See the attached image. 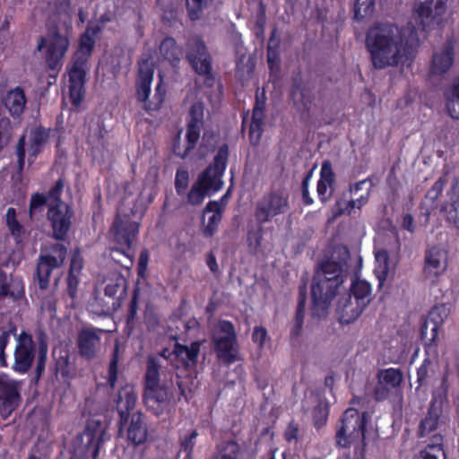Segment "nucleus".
I'll return each instance as SVG.
<instances>
[{"mask_svg":"<svg viewBox=\"0 0 459 459\" xmlns=\"http://www.w3.org/2000/svg\"><path fill=\"white\" fill-rule=\"evenodd\" d=\"M429 358L426 359L422 365L419 368L417 376L418 382L420 385H424L429 381L430 377V373H434L435 368H437V361L438 357V352L437 351V356L435 357L433 352L429 354L427 352Z\"/></svg>","mask_w":459,"mask_h":459,"instance_id":"a19ab883","label":"nucleus"},{"mask_svg":"<svg viewBox=\"0 0 459 459\" xmlns=\"http://www.w3.org/2000/svg\"><path fill=\"white\" fill-rule=\"evenodd\" d=\"M446 402V390L442 387L441 390L433 394V398L425 418L420 424V435L426 437L433 432L434 443L432 445L440 446L442 440L441 432L444 430L446 424V418L443 414V406Z\"/></svg>","mask_w":459,"mask_h":459,"instance_id":"6e6552de","label":"nucleus"},{"mask_svg":"<svg viewBox=\"0 0 459 459\" xmlns=\"http://www.w3.org/2000/svg\"><path fill=\"white\" fill-rule=\"evenodd\" d=\"M5 222L11 235L17 243L21 242L25 235L23 226L16 219V211L14 208H8L5 213Z\"/></svg>","mask_w":459,"mask_h":459,"instance_id":"4c0bfd02","label":"nucleus"},{"mask_svg":"<svg viewBox=\"0 0 459 459\" xmlns=\"http://www.w3.org/2000/svg\"><path fill=\"white\" fill-rule=\"evenodd\" d=\"M365 307L352 299L351 296L342 298L338 301L337 315L342 324H351L361 315Z\"/></svg>","mask_w":459,"mask_h":459,"instance_id":"cd10ccee","label":"nucleus"},{"mask_svg":"<svg viewBox=\"0 0 459 459\" xmlns=\"http://www.w3.org/2000/svg\"><path fill=\"white\" fill-rule=\"evenodd\" d=\"M238 450V446L236 442L228 441L219 447L218 454L213 459H236Z\"/></svg>","mask_w":459,"mask_h":459,"instance_id":"c03bdc74","label":"nucleus"},{"mask_svg":"<svg viewBox=\"0 0 459 459\" xmlns=\"http://www.w3.org/2000/svg\"><path fill=\"white\" fill-rule=\"evenodd\" d=\"M95 30L88 28L81 37L79 49L75 54V58L85 59L91 55L94 45Z\"/></svg>","mask_w":459,"mask_h":459,"instance_id":"ea45409f","label":"nucleus"},{"mask_svg":"<svg viewBox=\"0 0 459 459\" xmlns=\"http://www.w3.org/2000/svg\"><path fill=\"white\" fill-rule=\"evenodd\" d=\"M289 209V197L283 191L265 195L256 205L255 218L260 223L271 221L274 217L285 213Z\"/></svg>","mask_w":459,"mask_h":459,"instance_id":"f8f14e48","label":"nucleus"},{"mask_svg":"<svg viewBox=\"0 0 459 459\" xmlns=\"http://www.w3.org/2000/svg\"><path fill=\"white\" fill-rule=\"evenodd\" d=\"M85 59L74 58L69 69V92L74 106H79L83 98Z\"/></svg>","mask_w":459,"mask_h":459,"instance_id":"aec40b11","label":"nucleus"},{"mask_svg":"<svg viewBox=\"0 0 459 459\" xmlns=\"http://www.w3.org/2000/svg\"><path fill=\"white\" fill-rule=\"evenodd\" d=\"M106 426L96 420H90L82 434L79 437L82 446L84 449L94 450V455H97L100 445L105 440Z\"/></svg>","mask_w":459,"mask_h":459,"instance_id":"5701e85b","label":"nucleus"},{"mask_svg":"<svg viewBox=\"0 0 459 459\" xmlns=\"http://www.w3.org/2000/svg\"><path fill=\"white\" fill-rule=\"evenodd\" d=\"M136 392L131 385L122 387L116 399L117 410L120 416V424L126 423L128 420L130 411L136 403Z\"/></svg>","mask_w":459,"mask_h":459,"instance_id":"bb28decb","label":"nucleus"},{"mask_svg":"<svg viewBox=\"0 0 459 459\" xmlns=\"http://www.w3.org/2000/svg\"><path fill=\"white\" fill-rule=\"evenodd\" d=\"M368 414L359 415L354 408H349L343 413L341 426L337 431L336 440L339 446H347L352 443H359L363 447L366 440V424L368 420Z\"/></svg>","mask_w":459,"mask_h":459,"instance_id":"423d86ee","label":"nucleus"},{"mask_svg":"<svg viewBox=\"0 0 459 459\" xmlns=\"http://www.w3.org/2000/svg\"><path fill=\"white\" fill-rule=\"evenodd\" d=\"M334 182V173L332 164L325 161L320 170V179L317 184V195L321 201L325 202L333 194V185Z\"/></svg>","mask_w":459,"mask_h":459,"instance_id":"c756f323","label":"nucleus"},{"mask_svg":"<svg viewBox=\"0 0 459 459\" xmlns=\"http://www.w3.org/2000/svg\"><path fill=\"white\" fill-rule=\"evenodd\" d=\"M138 230L139 223L131 221L128 214H122V211L119 210L110 230V235L118 245L130 247Z\"/></svg>","mask_w":459,"mask_h":459,"instance_id":"f3484780","label":"nucleus"},{"mask_svg":"<svg viewBox=\"0 0 459 459\" xmlns=\"http://www.w3.org/2000/svg\"><path fill=\"white\" fill-rule=\"evenodd\" d=\"M188 185V172L181 169L176 174V188L178 194L183 193Z\"/></svg>","mask_w":459,"mask_h":459,"instance_id":"6e6d98bb","label":"nucleus"},{"mask_svg":"<svg viewBox=\"0 0 459 459\" xmlns=\"http://www.w3.org/2000/svg\"><path fill=\"white\" fill-rule=\"evenodd\" d=\"M447 252L441 247H433L425 255L424 275L430 281H435L446 269Z\"/></svg>","mask_w":459,"mask_h":459,"instance_id":"6ab92c4d","label":"nucleus"},{"mask_svg":"<svg viewBox=\"0 0 459 459\" xmlns=\"http://www.w3.org/2000/svg\"><path fill=\"white\" fill-rule=\"evenodd\" d=\"M228 160V147L221 146L215 158L212 166H210L198 178L188 194V202L194 205L200 204L204 196L219 191L222 186L221 177L226 168Z\"/></svg>","mask_w":459,"mask_h":459,"instance_id":"20e7f679","label":"nucleus"},{"mask_svg":"<svg viewBox=\"0 0 459 459\" xmlns=\"http://www.w3.org/2000/svg\"><path fill=\"white\" fill-rule=\"evenodd\" d=\"M47 352L48 349L47 346L43 343H41L39 347V354H38V359H37V371L40 373L42 370H44L45 364H46V359H47Z\"/></svg>","mask_w":459,"mask_h":459,"instance_id":"13d9d810","label":"nucleus"},{"mask_svg":"<svg viewBox=\"0 0 459 459\" xmlns=\"http://www.w3.org/2000/svg\"><path fill=\"white\" fill-rule=\"evenodd\" d=\"M199 351V342H193L190 346L176 343L171 355L179 359L184 367L188 368L195 363Z\"/></svg>","mask_w":459,"mask_h":459,"instance_id":"2f4dec72","label":"nucleus"},{"mask_svg":"<svg viewBox=\"0 0 459 459\" xmlns=\"http://www.w3.org/2000/svg\"><path fill=\"white\" fill-rule=\"evenodd\" d=\"M63 189L61 180L48 193V216L51 221L54 237L62 239L71 226L72 211L69 206L59 199Z\"/></svg>","mask_w":459,"mask_h":459,"instance_id":"0eeeda50","label":"nucleus"},{"mask_svg":"<svg viewBox=\"0 0 459 459\" xmlns=\"http://www.w3.org/2000/svg\"><path fill=\"white\" fill-rule=\"evenodd\" d=\"M160 367L157 358H148L143 400L147 408L156 415H160L169 404L167 387L160 384Z\"/></svg>","mask_w":459,"mask_h":459,"instance_id":"39448f33","label":"nucleus"},{"mask_svg":"<svg viewBox=\"0 0 459 459\" xmlns=\"http://www.w3.org/2000/svg\"><path fill=\"white\" fill-rule=\"evenodd\" d=\"M124 424L125 423L121 424L120 432H126V439L130 444L139 446L146 442L148 438V429L142 413H134L125 430H123Z\"/></svg>","mask_w":459,"mask_h":459,"instance_id":"b1692460","label":"nucleus"},{"mask_svg":"<svg viewBox=\"0 0 459 459\" xmlns=\"http://www.w3.org/2000/svg\"><path fill=\"white\" fill-rule=\"evenodd\" d=\"M48 131L43 128H32L29 134L23 135L17 145V156L19 169L24 166L25 147L30 156L36 157L43 149L47 139Z\"/></svg>","mask_w":459,"mask_h":459,"instance_id":"dca6fc26","label":"nucleus"},{"mask_svg":"<svg viewBox=\"0 0 459 459\" xmlns=\"http://www.w3.org/2000/svg\"><path fill=\"white\" fill-rule=\"evenodd\" d=\"M213 341L220 359L228 363L238 359L234 326L230 322L220 321L217 324Z\"/></svg>","mask_w":459,"mask_h":459,"instance_id":"9b49d317","label":"nucleus"},{"mask_svg":"<svg viewBox=\"0 0 459 459\" xmlns=\"http://www.w3.org/2000/svg\"><path fill=\"white\" fill-rule=\"evenodd\" d=\"M368 195L369 191L367 190L364 195H360V197L356 200H339L333 210V218L342 214H351L355 209L359 210L368 203Z\"/></svg>","mask_w":459,"mask_h":459,"instance_id":"c9c22d12","label":"nucleus"},{"mask_svg":"<svg viewBox=\"0 0 459 459\" xmlns=\"http://www.w3.org/2000/svg\"><path fill=\"white\" fill-rule=\"evenodd\" d=\"M263 229L258 226L247 232V245L251 252L257 253L262 245Z\"/></svg>","mask_w":459,"mask_h":459,"instance_id":"49530a36","label":"nucleus"},{"mask_svg":"<svg viewBox=\"0 0 459 459\" xmlns=\"http://www.w3.org/2000/svg\"><path fill=\"white\" fill-rule=\"evenodd\" d=\"M101 330L86 328L78 335V346L80 353L86 358H92L100 348V333Z\"/></svg>","mask_w":459,"mask_h":459,"instance_id":"a878e982","label":"nucleus"},{"mask_svg":"<svg viewBox=\"0 0 459 459\" xmlns=\"http://www.w3.org/2000/svg\"><path fill=\"white\" fill-rule=\"evenodd\" d=\"M446 219L459 229V180L449 192V203L443 207Z\"/></svg>","mask_w":459,"mask_h":459,"instance_id":"f704fd0d","label":"nucleus"},{"mask_svg":"<svg viewBox=\"0 0 459 459\" xmlns=\"http://www.w3.org/2000/svg\"><path fill=\"white\" fill-rule=\"evenodd\" d=\"M348 273L345 258L329 260L316 271L311 288L313 314L318 317L325 315L332 299L338 293Z\"/></svg>","mask_w":459,"mask_h":459,"instance_id":"f03ea898","label":"nucleus"},{"mask_svg":"<svg viewBox=\"0 0 459 459\" xmlns=\"http://www.w3.org/2000/svg\"><path fill=\"white\" fill-rule=\"evenodd\" d=\"M9 285L10 280L7 275L0 272V299L8 296Z\"/></svg>","mask_w":459,"mask_h":459,"instance_id":"e2e57ef3","label":"nucleus"},{"mask_svg":"<svg viewBox=\"0 0 459 459\" xmlns=\"http://www.w3.org/2000/svg\"><path fill=\"white\" fill-rule=\"evenodd\" d=\"M204 107L200 102L195 103L189 111L190 120L188 121L185 140L186 144L180 146V143H175L174 152L178 156L184 158L197 143L200 137V129L203 124Z\"/></svg>","mask_w":459,"mask_h":459,"instance_id":"ddd939ff","label":"nucleus"},{"mask_svg":"<svg viewBox=\"0 0 459 459\" xmlns=\"http://www.w3.org/2000/svg\"><path fill=\"white\" fill-rule=\"evenodd\" d=\"M45 205L48 206V195L35 194L32 195L30 205V214L32 217L36 212H40Z\"/></svg>","mask_w":459,"mask_h":459,"instance_id":"09e8293b","label":"nucleus"},{"mask_svg":"<svg viewBox=\"0 0 459 459\" xmlns=\"http://www.w3.org/2000/svg\"><path fill=\"white\" fill-rule=\"evenodd\" d=\"M264 101L257 100L253 109L252 122L249 129V138L253 144H257L260 141L263 124L264 118Z\"/></svg>","mask_w":459,"mask_h":459,"instance_id":"7c9ffc66","label":"nucleus"},{"mask_svg":"<svg viewBox=\"0 0 459 459\" xmlns=\"http://www.w3.org/2000/svg\"><path fill=\"white\" fill-rule=\"evenodd\" d=\"M21 385L22 382L0 373V414L3 419H7L19 406Z\"/></svg>","mask_w":459,"mask_h":459,"instance_id":"4468645a","label":"nucleus"},{"mask_svg":"<svg viewBox=\"0 0 459 459\" xmlns=\"http://www.w3.org/2000/svg\"><path fill=\"white\" fill-rule=\"evenodd\" d=\"M446 0H424L416 10V28L411 23L400 30L392 24H377L371 28L366 39L374 67L383 69L403 64L412 57L424 31L438 26L446 13Z\"/></svg>","mask_w":459,"mask_h":459,"instance_id":"f257e3e1","label":"nucleus"},{"mask_svg":"<svg viewBox=\"0 0 459 459\" xmlns=\"http://www.w3.org/2000/svg\"><path fill=\"white\" fill-rule=\"evenodd\" d=\"M376 265L374 273L382 286L389 273L388 255L385 249H379L375 252Z\"/></svg>","mask_w":459,"mask_h":459,"instance_id":"e433bc0d","label":"nucleus"},{"mask_svg":"<svg viewBox=\"0 0 459 459\" xmlns=\"http://www.w3.org/2000/svg\"><path fill=\"white\" fill-rule=\"evenodd\" d=\"M298 428L292 424L289 425L285 431V438L290 442L297 439Z\"/></svg>","mask_w":459,"mask_h":459,"instance_id":"774afa93","label":"nucleus"},{"mask_svg":"<svg viewBox=\"0 0 459 459\" xmlns=\"http://www.w3.org/2000/svg\"><path fill=\"white\" fill-rule=\"evenodd\" d=\"M8 296L13 299H19L24 296V284L21 279L13 278L10 280Z\"/></svg>","mask_w":459,"mask_h":459,"instance_id":"8fccbe9b","label":"nucleus"},{"mask_svg":"<svg viewBox=\"0 0 459 459\" xmlns=\"http://www.w3.org/2000/svg\"><path fill=\"white\" fill-rule=\"evenodd\" d=\"M454 48L450 42L436 48L429 65V74L440 76L447 73L454 63Z\"/></svg>","mask_w":459,"mask_h":459,"instance_id":"4be33fe9","label":"nucleus"},{"mask_svg":"<svg viewBox=\"0 0 459 459\" xmlns=\"http://www.w3.org/2000/svg\"><path fill=\"white\" fill-rule=\"evenodd\" d=\"M444 96L447 113L451 117L459 119V76L445 90Z\"/></svg>","mask_w":459,"mask_h":459,"instance_id":"473e14b6","label":"nucleus"},{"mask_svg":"<svg viewBox=\"0 0 459 459\" xmlns=\"http://www.w3.org/2000/svg\"><path fill=\"white\" fill-rule=\"evenodd\" d=\"M34 357L35 349L32 337L29 333L22 332L17 337L13 369L19 373L27 372Z\"/></svg>","mask_w":459,"mask_h":459,"instance_id":"a211bd4d","label":"nucleus"},{"mask_svg":"<svg viewBox=\"0 0 459 459\" xmlns=\"http://www.w3.org/2000/svg\"><path fill=\"white\" fill-rule=\"evenodd\" d=\"M222 210V204L216 201L210 202L206 205L202 220V231L205 237H212L217 231Z\"/></svg>","mask_w":459,"mask_h":459,"instance_id":"393cba45","label":"nucleus"},{"mask_svg":"<svg viewBox=\"0 0 459 459\" xmlns=\"http://www.w3.org/2000/svg\"><path fill=\"white\" fill-rule=\"evenodd\" d=\"M187 46V57L193 68L199 74H208L211 68V62L204 42L199 38H193L188 41Z\"/></svg>","mask_w":459,"mask_h":459,"instance_id":"412c9836","label":"nucleus"},{"mask_svg":"<svg viewBox=\"0 0 459 459\" xmlns=\"http://www.w3.org/2000/svg\"><path fill=\"white\" fill-rule=\"evenodd\" d=\"M82 265L83 263L82 256L80 255V254L75 253L72 257L69 273H72V276L74 275V273L79 274L81 270L82 269Z\"/></svg>","mask_w":459,"mask_h":459,"instance_id":"bf43d9fd","label":"nucleus"},{"mask_svg":"<svg viewBox=\"0 0 459 459\" xmlns=\"http://www.w3.org/2000/svg\"><path fill=\"white\" fill-rule=\"evenodd\" d=\"M328 409L327 404L325 402L320 401L318 405L313 411V416L316 424H323L327 418Z\"/></svg>","mask_w":459,"mask_h":459,"instance_id":"864d4df0","label":"nucleus"},{"mask_svg":"<svg viewBox=\"0 0 459 459\" xmlns=\"http://www.w3.org/2000/svg\"><path fill=\"white\" fill-rule=\"evenodd\" d=\"M153 65L152 58H142L139 62L135 81L136 99L147 112L159 110L166 100V87L162 81L156 85L153 95H151L154 74Z\"/></svg>","mask_w":459,"mask_h":459,"instance_id":"7ed1b4c3","label":"nucleus"},{"mask_svg":"<svg viewBox=\"0 0 459 459\" xmlns=\"http://www.w3.org/2000/svg\"><path fill=\"white\" fill-rule=\"evenodd\" d=\"M26 101L25 93L20 87L9 91L3 100L4 107L13 117H19L22 114Z\"/></svg>","mask_w":459,"mask_h":459,"instance_id":"c85d7f7f","label":"nucleus"},{"mask_svg":"<svg viewBox=\"0 0 459 459\" xmlns=\"http://www.w3.org/2000/svg\"><path fill=\"white\" fill-rule=\"evenodd\" d=\"M79 274L74 273L72 276V273H69L68 278H67V284H68V292L69 295L72 298H74L76 293L77 285L79 283Z\"/></svg>","mask_w":459,"mask_h":459,"instance_id":"680f3d73","label":"nucleus"},{"mask_svg":"<svg viewBox=\"0 0 459 459\" xmlns=\"http://www.w3.org/2000/svg\"><path fill=\"white\" fill-rule=\"evenodd\" d=\"M160 50L164 58L171 63L179 59L180 52L176 46L175 40L171 38H167L161 42Z\"/></svg>","mask_w":459,"mask_h":459,"instance_id":"79ce46f5","label":"nucleus"},{"mask_svg":"<svg viewBox=\"0 0 459 459\" xmlns=\"http://www.w3.org/2000/svg\"><path fill=\"white\" fill-rule=\"evenodd\" d=\"M268 339L267 331L261 326L255 327L253 331L252 341L258 346L259 349H263Z\"/></svg>","mask_w":459,"mask_h":459,"instance_id":"603ef678","label":"nucleus"},{"mask_svg":"<svg viewBox=\"0 0 459 459\" xmlns=\"http://www.w3.org/2000/svg\"><path fill=\"white\" fill-rule=\"evenodd\" d=\"M377 378L381 385H385L391 389L397 388L403 380V374L400 369L389 368L380 370L377 374Z\"/></svg>","mask_w":459,"mask_h":459,"instance_id":"58836bf2","label":"nucleus"},{"mask_svg":"<svg viewBox=\"0 0 459 459\" xmlns=\"http://www.w3.org/2000/svg\"><path fill=\"white\" fill-rule=\"evenodd\" d=\"M441 452L442 449L440 446L429 445L426 449L422 450L415 459H438V455Z\"/></svg>","mask_w":459,"mask_h":459,"instance_id":"3c124183","label":"nucleus"},{"mask_svg":"<svg viewBox=\"0 0 459 459\" xmlns=\"http://www.w3.org/2000/svg\"><path fill=\"white\" fill-rule=\"evenodd\" d=\"M352 299L366 307L372 299V288L369 282L365 280L357 279L351 284Z\"/></svg>","mask_w":459,"mask_h":459,"instance_id":"72a5a7b5","label":"nucleus"},{"mask_svg":"<svg viewBox=\"0 0 459 459\" xmlns=\"http://www.w3.org/2000/svg\"><path fill=\"white\" fill-rule=\"evenodd\" d=\"M117 376V359H113L108 368V384L111 387L115 385Z\"/></svg>","mask_w":459,"mask_h":459,"instance_id":"0e129e2a","label":"nucleus"},{"mask_svg":"<svg viewBox=\"0 0 459 459\" xmlns=\"http://www.w3.org/2000/svg\"><path fill=\"white\" fill-rule=\"evenodd\" d=\"M304 317V301L299 300V307L297 310V315L295 317V321L293 326L291 328V333L293 335H298L301 330Z\"/></svg>","mask_w":459,"mask_h":459,"instance_id":"5fc2aeb1","label":"nucleus"},{"mask_svg":"<svg viewBox=\"0 0 459 459\" xmlns=\"http://www.w3.org/2000/svg\"><path fill=\"white\" fill-rule=\"evenodd\" d=\"M447 180L445 177L440 178L426 194V200L430 201L431 206L435 205L436 200L439 197Z\"/></svg>","mask_w":459,"mask_h":459,"instance_id":"de8ad7c7","label":"nucleus"},{"mask_svg":"<svg viewBox=\"0 0 459 459\" xmlns=\"http://www.w3.org/2000/svg\"><path fill=\"white\" fill-rule=\"evenodd\" d=\"M68 47V37L56 30L50 31L47 36L41 38L38 44V49L43 52L46 63L52 70L61 68Z\"/></svg>","mask_w":459,"mask_h":459,"instance_id":"9d476101","label":"nucleus"},{"mask_svg":"<svg viewBox=\"0 0 459 459\" xmlns=\"http://www.w3.org/2000/svg\"><path fill=\"white\" fill-rule=\"evenodd\" d=\"M198 436L196 430H193L189 435L186 436L181 441V448L179 455H184L183 459H192L193 451L195 445V439Z\"/></svg>","mask_w":459,"mask_h":459,"instance_id":"a18cd8bd","label":"nucleus"},{"mask_svg":"<svg viewBox=\"0 0 459 459\" xmlns=\"http://www.w3.org/2000/svg\"><path fill=\"white\" fill-rule=\"evenodd\" d=\"M245 57H241V59L237 63V74L238 75L242 78L244 75L250 74L253 70V64L250 62V59L248 58L247 64H244Z\"/></svg>","mask_w":459,"mask_h":459,"instance_id":"4d7b16f0","label":"nucleus"},{"mask_svg":"<svg viewBox=\"0 0 459 459\" xmlns=\"http://www.w3.org/2000/svg\"><path fill=\"white\" fill-rule=\"evenodd\" d=\"M391 390L392 389L387 387L385 385H381L378 380L375 388V398L379 401L384 400L389 395Z\"/></svg>","mask_w":459,"mask_h":459,"instance_id":"052dcab7","label":"nucleus"},{"mask_svg":"<svg viewBox=\"0 0 459 459\" xmlns=\"http://www.w3.org/2000/svg\"><path fill=\"white\" fill-rule=\"evenodd\" d=\"M452 311L449 304L437 305L430 311L429 317L421 327V339L426 346V352H433L437 356V346L439 339V330Z\"/></svg>","mask_w":459,"mask_h":459,"instance_id":"1a4fd4ad","label":"nucleus"},{"mask_svg":"<svg viewBox=\"0 0 459 459\" xmlns=\"http://www.w3.org/2000/svg\"><path fill=\"white\" fill-rule=\"evenodd\" d=\"M402 227L411 233L414 232L415 224H414L413 217L411 214H404L403 216Z\"/></svg>","mask_w":459,"mask_h":459,"instance_id":"338daca9","label":"nucleus"},{"mask_svg":"<svg viewBox=\"0 0 459 459\" xmlns=\"http://www.w3.org/2000/svg\"><path fill=\"white\" fill-rule=\"evenodd\" d=\"M120 286L117 282H110L108 283L105 287V295L108 298L112 299V307H115L116 301L114 300V297L117 293Z\"/></svg>","mask_w":459,"mask_h":459,"instance_id":"69168bd1","label":"nucleus"},{"mask_svg":"<svg viewBox=\"0 0 459 459\" xmlns=\"http://www.w3.org/2000/svg\"><path fill=\"white\" fill-rule=\"evenodd\" d=\"M375 0H356L355 18L359 20L370 16L374 12Z\"/></svg>","mask_w":459,"mask_h":459,"instance_id":"37998d69","label":"nucleus"},{"mask_svg":"<svg viewBox=\"0 0 459 459\" xmlns=\"http://www.w3.org/2000/svg\"><path fill=\"white\" fill-rule=\"evenodd\" d=\"M66 255V248L62 244L55 245L49 254L41 255L37 267V276L40 289H46L53 269L59 267Z\"/></svg>","mask_w":459,"mask_h":459,"instance_id":"2eb2a0df","label":"nucleus"}]
</instances>
